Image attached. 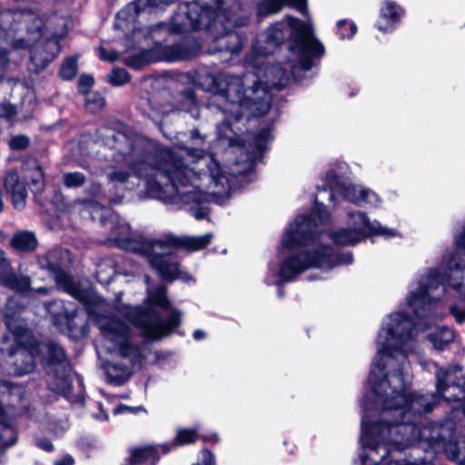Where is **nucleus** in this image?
Returning <instances> with one entry per match:
<instances>
[{
	"label": "nucleus",
	"instance_id": "f257e3e1",
	"mask_svg": "<svg viewBox=\"0 0 465 465\" xmlns=\"http://www.w3.org/2000/svg\"><path fill=\"white\" fill-rule=\"evenodd\" d=\"M200 85L219 97L224 104L234 106L231 114L236 122L262 117L272 107L271 90L259 79L253 80L252 84L246 87L243 77L239 75H207Z\"/></svg>",
	"mask_w": 465,
	"mask_h": 465
},
{
	"label": "nucleus",
	"instance_id": "f03ea898",
	"mask_svg": "<svg viewBox=\"0 0 465 465\" xmlns=\"http://www.w3.org/2000/svg\"><path fill=\"white\" fill-rule=\"evenodd\" d=\"M262 36L263 45L257 47V53L262 56L273 54L286 43L291 52H297L298 60L292 67L293 72L311 70L314 65L313 59H320L325 52L323 45L314 36L310 26L290 15L268 26Z\"/></svg>",
	"mask_w": 465,
	"mask_h": 465
},
{
	"label": "nucleus",
	"instance_id": "7ed1b4c3",
	"mask_svg": "<svg viewBox=\"0 0 465 465\" xmlns=\"http://www.w3.org/2000/svg\"><path fill=\"white\" fill-rule=\"evenodd\" d=\"M140 178L145 181L146 193L164 203H173L179 186L190 183L188 166L183 158L170 147H157L150 163H134Z\"/></svg>",
	"mask_w": 465,
	"mask_h": 465
},
{
	"label": "nucleus",
	"instance_id": "20e7f679",
	"mask_svg": "<svg viewBox=\"0 0 465 465\" xmlns=\"http://www.w3.org/2000/svg\"><path fill=\"white\" fill-rule=\"evenodd\" d=\"M88 135L93 143L112 150V156L120 157L124 161L138 178H140V173L135 171L134 163L140 162L150 163L153 153L157 148L148 138L131 129L118 130L109 126H100Z\"/></svg>",
	"mask_w": 465,
	"mask_h": 465
},
{
	"label": "nucleus",
	"instance_id": "39448f33",
	"mask_svg": "<svg viewBox=\"0 0 465 465\" xmlns=\"http://www.w3.org/2000/svg\"><path fill=\"white\" fill-rule=\"evenodd\" d=\"M184 16H186L184 15ZM181 23L160 22L149 27L148 35L154 43L159 62H187L198 56L202 50L201 42L192 35H183L167 44L169 37L181 35L188 30L193 31L189 20Z\"/></svg>",
	"mask_w": 465,
	"mask_h": 465
},
{
	"label": "nucleus",
	"instance_id": "423d86ee",
	"mask_svg": "<svg viewBox=\"0 0 465 465\" xmlns=\"http://www.w3.org/2000/svg\"><path fill=\"white\" fill-rule=\"evenodd\" d=\"M414 424L398 417L392 420L380 419L367 420L363 416L361 422V440L362 447L371 452H378L381 449L386 450L403 451L412 442Z\"/></svg>",
	"mask_w": 465,
	"mask_h": 465
},
{
	"label": "nucleus",
	"instance_id": "0eeeda50",
	"mask_svg": "<svg viewBox=\"0 0 465 465\" xmlns=\"http://www.w3.org/2000/svg\"><path fill=\"white\" fill-rule=\"evenodd\" d=\"M418 443L433 460L443 453L450 461L465 465V436L457 433L451 423H430L418 433Z\"/></svg>",
	"mask_w": 465,
	"mask_h": 465
},
{
	"label": "nucleus",
	"instance_id": "6e6552de",
	"mask_svg": "<svg viewBox=\"0 0 465 465\" xmlns=\"http://www.w3.org/2000/svg\"><path fill=\"white\" fill-rule=\"evenodd\" d=\"M71 252L67 248L55 246L45 254L38 255L37 263L42 271L54 280L58 289L71 295L84 305H91L93 301L89 292L83 288L80 282L66 270L71 263Z\"/></svg>",
	"mask_w": 465,
	"mask_h": 465
},
{
	"label": "nucleus",
	"instance_id": "1a4fd4ad",
	"mask_svg": "<svg viewBox=\"0 0 465 465\" xmlns=\"http://www.w3.org/2000/svg\"><path fill=\"white\" fill-rule=\"evenodd\" d=\"M379 372L371 369L368 381L371 386L372 393L382 401L384 411H393L396 403L400 402L398 397L409 392L410 383L406 381L403 364H399L390 371H385V365L378 363Z\"/></svg>",
	"mask_w": 465,
	"mask_h": 465
},
{
	"label": "nucleus",
	"instance_id": "9d476101",
	"mask_svg": "<svg viewBox=\"0 0 465 465\" xmlns=\"http://www.w3.org/2000/svg\"><path fill=\"white\" fill-rule=\"evenodd\" d=\"M317 219L320 223H325L330 219V213L315 197L312 213L300 214L295 218V227L288 230L282 236V246L292 251L312 244L318 239Z\"/></svg>",
	"mask_w": 465,
	"mask_h": 465
},
{
	"label": "nucleus",
	"instance_id": "9b49d317",
	"mask_svg": "<svg viewBox=\"0 0 465 465\" xmlns=\"http://www.w3.org/2000/svg\"><path fill=\"white\" fill-rule=\"evenodd\" d=\"M351 216L353 228H339L328 233L334 245L355 246L369 237L381 235L389 239L397 234L396 230L382 227L380 223H377V224L371 223L364 212L352 213Z\"/></svg>",
	"mask_w": 465,
	"mask_h": 465
},
{
	"label": "nucleus",
	"instance_id": "f8f14e48",
	"mask_svg": "<svg viewBox=\"0 0 465 465\" xmlns=\"http://www.w3.org/2000/svg\"><path fill=\"white\" fill-rule=\"evenodd\" d=\"M183 14L189 20L193 30L205 29L212 32L218 30L219 26L229 25L230 29L237 30L249 25L250 19L247 16H235L225 14H219L218 10L210 5H200L193 2L184 5Z\"/></svg>",
	"mask_w": 465,
	"mask_h": 465
},
{
	"label": "nucleus",
	"instance_id": "ddd939ff",
	"mask_svg": "<svg viewBox=\"0 0 465 465\" xmlns=\"http://www.w3.org/2000/svg\"><path fill=\"white\" fill-rule=\"evenodd\" d=\"M46 349V355L44 356L45 366L47 372H53L54 377V386L51 389L56 394L68 398L73 391V381L71 379V364L65 350L56 341L49 340L43 343Z\"/></svg>",
	"mask_w": 465,
	"mask_h": 465
},
{
	"label": "nucleus",
	"instance_id": "4468645a",
	"mask_svg": "<svg viewBox=\"0 0 465 465\" xmlns=\"http://www.w3.org/2000/svg\"><path fill=\"white\" fill-rule=\"evenodd\" d=\"M42 355V341L37 339L14 343L7 350V362L10 372L21 377L33 372L36 359Z\"/></svg>",
	"mask_w": 465,
	"mask_h": 465
},
{
	"label": "nucleus",
	"instance_id": "2eb2a0df",
	"mask_svg": "<svg viewBox=\"0 0 465 465\" xmlns=\"http://www.w3.org/2000/svg\"><path fill=\"white\" fill-rule=\"evenodd\" d=\"M441 282L442 275L440 272L434 268L430 271L426 282L424 283L420 282L418 290L410 293L408 305L417 319L424 320L430 316L432 306L436 304L438 299L431 297L430 292L438 289Z\"/></svg>",
	"mask_w": 465,
	"mask_h": 465
},
{
	"label": "nucleus",
	"instance_id": "dca6fc26",
	"mask_svg": "<svg viewBox=\"0 0 465 465\" xmlns=\"http://www.w3.org/2000/svg\"><path fill=\"white\" fill-rule=\"evenodd\" d=\"M309 269L332 270L339 265H349L353 262L351 252H342L334 250L330 244L320 243L311 250L302 251Z\"/></svg>",
	"mask_w": 465,
	"mask_h": 465
},
{
	"label": "nucleus",
	"instance_id": "f3484780",
	"mask_svg": "<svg viewBox=\"0 0 465 465\" xmlns=\"http://www.w3.org/2000/svg\"><path fill=\"white\" fill-rule=\"evenodd\" d=\"M172 252H156L153 251L147 262L160 279L165 282L171 283L176 280L185 283L190 282L193 276L188 272L181 269L179 262H172Z\"/></svg>",
	"mask_w": 465,
	"mask_h": 465
},
{
	"label": "nucleus",
	"instance_id": "a211bd4d",
	"mask_svg": "<svg viewBox=\"0 0 465 465\" xmlns=\"http://www.w3.org/2000/svg\"><path fill=\"white\" fill-rule=\"evenodd\" d=\"M122 316L134 327L142 331L143 335L147 339L150 335L153 321L158 316V311L151 306L136 305L125 306L121 312Z\"/></svg>",
	"mask_w": 465,
	"mask_h": 465
},
{
	"label": "nucleus",
	"instance_id": "6ab92c4d",
	"mask_svg": "<svg viewBox=\"0 0 465 465\" xmlns=\"http://www.w3.org/2000/svg\"><path fill=\"white\" fill-rule=\"evenodd\" d=\"M169 311L170 314L165 318H162L161 313L158 312V316L155 317L150 335L147 337L148 340L161 341L173 332L182 336L184 335L183 332L177 331L182 325L183 312L177 308H173Z\"/></svg>",
	"mask_w": 465,
	"mask_h": 465
},
{
	"label": "nucleus",
	"instance_id": "aec40b11",
	"mask_svg": "<svg viewBox=\"0 0 465 465\" xmlns=\"http://www.w3.org/2000/svg\"><path fill=\"white\" fill-rule=\"evenodd\" d=\"M391 322L387 327V339L394 340L402 345L412 339L415 324L411 316L405 312H396L390 315Z\"/></svg>",
	"mask_w": 465,
	"mask_h": 465
},
{
	"label": "nucleus",
	"instance_id": "412c9836",
	"mask_svg": "<svg viewBox=\"0 0 465 465\" xmlns=\"http://www.w3.org/2000/svg\"><path fill=\"white\" fill-rule=\"evenodd\" d=\"M211 33H216V45L220 52H228L231 54H240L244 46V43L247 40L245 34H242L239 30L230 29L229 25L224 26H219L218 30L213 29Z\"/></svg>",
	"mask_w": 465,
	"mask_h": 465
},
{
	"label": "nucleus",
	"instance_id": "4be33fe9",
	"mask_svg": "<svg viewBox=\"0 0 465 465\" xmlns=\"http://www.w3.org/2000/svg\"><path fill=\"white\" fill-rule=\"evenodd\" d=\"M0 285L20 293L27 292L31 289L30 277L18 276L2 249H0Z\"/></svg>",
	"mask_w": 465,
	"mask_h": 465
},
{
	"label": "nucleus",
	"instance_id": "5701e85b",
	"mask_svg": "<svg viewBox=\"0 0 465 465\" xmlns=\"http://www.w3.org/2000/svg\"><path fill=\"white\" fill-rule=\"evenodd\" d=\"M400 402L396 403L393 411H400V417L405 416L407 413L427 414L433 411L435 402L429 401V399L424 394H418L416 392L409 391L404 398L398 397Z\"/></svg>",
	"mask_w": 465,
	"mask_h": 465
},
{
	"label": "nucleus",
	"instance_id": "b1692460",
	"mask_svg": "<svg viewBox=\"0 0 465 465\" xmlns=\"http://www.w3.org/2000/svg\"><path fill=\"white\" fill-rule=\"evenodd\" d=\"M405 10L393 0H384L375 27L382 33H392L401 23Z\"/></svg>",
	"mask_w": 465,
	"mask_h": 465
},
{
	"label": "nucleus",
	"instance_id": "393cba45",
	"mask_svg": "<svg viewBox=\"0 0 465 465\" xmlns=\"http://www.w3.org/2000/svg\"><path fill=\"white\" fill-rule=\"evenodd\" d=\"M4 188L10 195L13 207L19 211L25 209L27 199L26 184L20 179L15 169H11L6 173L4 179Z\"/></svg>",
	"mask_w": 465,
	"mask_h": 465
},
{
	"label": "nucleus",
	"instance_id": "a878e982",
	"mask_svg": "<svg viewBox=\"0 0 465 465\" xmlns=\"http://www.w3.org/2000/svg\"><path fill=\"white\" fill-rule=\"evenodd\" d=\"M213 238L212 233H205L201 236H177L173 233L164 234L165 248H173L175 250L184 249L188 252H197L205 249Z\"/></svg>",
	"mask_w": 465,
	"mask_h": 465
},
{
	"label": "nucleus",
	"instance_id": "bb28decb",
	"mask_svg": "<svg viewBox=\"0 0 465 465\" xmlns=\"http://www.w3.org/2000/svg\"><path fill=\"white\" fill-rule=\"evenodd\" d=\"M309 270L306 259L303 258L302 251L291 254L284 258L279 264V283H288Z\"/></svg>",
	"mask_w": 465,
	"mask_h": 465
},
{
	"label": "nucleus",
	"instance_id": "cd10ccee",
	"mask_svg": "<svg viewBox=\"0 0 465 465\" xmlns=\"http://www.w3.org/2000/svg\"><path fill=\"white\" fill-rule=\"evenodd\" d=\"M3 322L6 330L13 335L14 343L36 339L25 321L15 311L7 310L4 313Z\"/></svg>",
	"mask_w": 465,
	"mask_h": 465
},
{
	"label": "nucleus",
	"instance_id": "c85d7f7f",
	"mask_svg": "<svg viewBox=\"0 0 465 465\" xmlns=\"http://www.w3.org/2000/svg\"><path fill=\"white\" fill-rule=\"evenodd\" d=\"M161 242H164V237L161 239L153 240H137L131 237L120 238L117 241L119 248L130 252L134 254H138L145 257L147 260L153 252L155 247L165 248V245Z\"/></svg>",
	"mask_w": 465,
	"mask_h": 465
},
{
	"label": "nucleus",
	"instance_id": "c756f323",
	"mask_svg": "<svg viewBox=\"0 0 465 465\" xmlns=\"http://www.w3.org/2000/svg\"><path fill=\"white\" fill-rule=\"evenodd\" d=\"M173 108L180 112L199 113L200 101L196 94L195 85H185L173 95Z\"/></svg>",
	"mask_w": 465,
	"mask_h": 465
},
{
	"label": "nucleus",
	"instance_id": "7c9ffc66",
	"mask_svg": "<svg viewBox=\"0 0 465 465\" xmlns=\"http://www.w3.org/2000/svg\"><path fill=\"white\" fill-rule=\"evenodd\" d=\"M284 6L306 13L307 0H261L257 5L258 13L262 15H271L279 13Z\"/></svg>",
	"mask_w": 465,
	"mask_h": 465
},
{
	"label": "nucleus",
	"instance_id": "2f4dec72",
	"mask_svg": "<svg viewBox=\"0 0 465 465\" xmlns=\"http://www.w3.org/2000/svg\"><path fill=\"white\" fill-rule=\"evenodd\" d=\"M60 51L59 41L56 38L46 39L43 50L35 47L31 53V61L40 70L45 69L55 58Z\"/></svg>",
	"mask_w": 465,
	"mask_h": 465
},
{
	"label": "nucleus",
	"instance_id": "473e14b6",
	"mask_svg": "<svg viewBox=\"0 0 465 465\" xmlns=\"http://www.w3.org/2000/svg\"><path fill=\"white\" fill-rule=\"evenodd\" d=\"M77 315L78 310L76 308L68 310L64 307L61 312L54 314L53 323L61 332H64L68 336H77L78 327L74 322Z\"/></svg>",
	"mask_w": 465,
	"mask_h": 465
},
{
	"label": "nucleus",
	"instance_id": "72a5a7b5",
	"mask_svg": "<svg viewBox=\"0 0 465 465\" xmlns=\"http://www.w3.org/2000/svg\"><path fill=\"white\" fill-rule=\"evenodd\" d=\"M155 63H159V60L154 44L151 48L142 49L141 51L132 54L124 58V64L134 70H141L145 66Z\"/></svg>",
	"mask_w": 465,
	"mask_h": 465
},
{
	"label": "nucleus",
	"instance_id": "f704fd0d",
	"mask_svg": "<svg viewBox=\"0 0 465 465\" xmlns=\"http://www.w3.org/2000/svg\"><path fill=\"white\" fill-rule=\"evenodd\" d=\"M200 439V434L195 428H180L175 437L170 442L163 443L161 448L163 454H166L180 446L195 443Z\"/></svg>",
	"mask_w": 465,
	"mask_h": 465
},
{
	"label": "nucleus",
	"instance_id": "c9c22d12",
	"mask_svg": "<svg viewBox=\"0 0 465 465\" xmlns=\"http://www.w3.org/2000/svg\"><path fill=\"white\" fill-rule=\"evenodd\" d=\"M29 173L25 175V184L32 193L36 197L41 194L45 187V173L43 167L35 159L32 162Z\"/></svg>",
	"mask_w": 465,
	"mask_h": 465
},
{
	"label": "nucleus",
	"instance_id": "e433bc0d",
	"mask_svg": "<svg viewBox=\"0 0 465 465\" xmlns=\"http://www.w3.org/2000/svg\"><path fill=\"white\" fill-rule=\"evenodd\" d=\"M10 246L18 252H32L36 250L38 241L35 232L22 231L13 235L10 241Z\"/></svg>",
	"mask_w": 465,
	"mask_h": 465
},
{
	"label": "nucleus",
	"instance_id": "4c0bfd02",
	"mask_svg": "<svg viewBox=\"0 0 465 465\" xmlns=\"http://www.w3.org/2000/svg\"><path fill=\"white\" fill-rule=\"evenodd\" d=\"M148 306L158 308L161 310H170L172 306L171 301L167 296V288L163 284H159L148 292V296L145 299Z\"/></svg>",
	"mask_w": 465,
	"mask_h": 465
},
{
	"label": "nucleus",
	"instance_id": "58836bf2",
	"mask_svg": "<svg viewBox=\"0 0 465 465\" xmlns=\"http://www.w3.org/2000/svg\"><path fill=\"white\" fill-rule=\"evenodd\" d=\"M104 336L114 344L131 335L128 325L120 320H113L103 326Z\"/></svg>",
	"mask_w": 465,
	"mask_h": 465
},
{
	"label": "nucleus",
	"instance_id": "ea45409f",
	"mask_svg": "<svg viewBox=\"0 0 465 465\" xmlns=\"http://www.w3.org/2000/svg\"><path fill=\"white\" fill-rule=\"evenodd\" d=\"M5 411L0 402V445L9 448L15 445L17 441L18 436L15 430H13L11 426L5 421Z\"/></svg>",
	"mask_w": 465,
	"mask_h": 465
},
{
	"label": "nucleus",
	"instance_id": "a19ab883",
	"mask_svg": "<svg viewBox=\"0 0 465 465\" xmlns=\"http://www.w3.org/2000/svg\"><path fill=\"white\" fill-rule=\"evenodd\" d=\"M117 348L119 354L122 358H129L132 357V362L134 364L137 361L143 359L142 352L140 348L132 342V335L129 337L119 341L114 344Z\"/></svg>",
	"mask_w": 465,
	"mask_h": 465
},
{
	"label": "nucleus",
	"instance_id": "79ce46f5",
	"mask_svg": "<svg viewBox=\"0 0 465 465\" xmlns=\"http://www.w3.org/2000/svg\"><path fill=\"white\" fill-rule=\"evenodd\" d=\"M273 125L270 124L264 127H262L254 136L253 138V146L256 149L257 153L260 154V157L262 158L263 153L267 151L268 146L267 143L271 141L272 136Z\"/></svg>",
	"mask_w": 465,
	"mask_h": 465
},
{
	"label": "nucleus",
	"instance_id": "37998d69",
	"mask_svg": "<svg viewBox=\"0 0 465 465\" xmlns=\"http://www.w3.org/2000/svg\"><path fill=\"white\" fill-rule=\"evenodd\" d=\"M177 199L183 204L195 203L197 205H201L202 203L208 202V194L199 189H193L184 193L179 192L178 196L176 197V200Z\"/></svg>",
	"mask_w": 465,
	"mask_h": 465
},
{
	"label": "nucleus",
	"instance_id": "c03bdc74",
	"mask_svg": "<svg viewBox=\"0 0 465 465\" xmlns=\"http://www.w3.org/2000/svg\"><path fill=\"white\" fill-rule=\"evenodd\" d=\"M142 106L143 113L153 121L161 119L165 113L163 105L158 103L154 96L147 98Z\"/></svg>",
	"mask_w": 465,
	"mask_h": 465
},
{
	"label": "nucleus",
	"instance_id": "a18cd8bd",
	"mask_svg": "<svg viewBox=\"0 0 465 465\" xmlns=\"http://www.w3.org/2000/svg\"><path fill=\"white\" fill-rule=\"evenodd\" d=\"M342 195L344 199L349 202L359 203L361 202H367L368 196L370 194V191L366 189H361L358 191L356 187L352 184H345L342 188Z\"/></svg>",
	"mask_w": 465,
	"mask_h": 465
},
{
	"label": "nucleus",
	"instance_id": "49530a36",
	"mask_svg": "<svg viewBox=\"0 0 465 465\" xmlns=\"http://www.w3.org/2000/svg\"><path fill=\"white\" fill-rule=\"evenodd\" d=\"M77 74V57L67 56L62 63L58 74L65 81L73 80Z\"/></svg>",
	"mask_w": 465,
	"mask_h": 465
},
{
	"label": "nucleus",
	"instance_id": "de8ad7c7",
	"mask_svg": "<svg viewBox=\"0 0 465 465\" xmlns=\"http://www.w3.org/2000/svg\"><path fill=\"white\" fill-rule=\"evenodd\" d=\"M452 373L454 380L451 381V386L458 388L462 394L460 398H455L454 401H462V412L465 416V373L462 374V368L459 365L454 366Z\"/></svg>",
	"mask_w": 465,
	"mask_h": 465
},
{
	"label": "nucleus",
	"instance_id": "09e8293b",
	"mask_svg": "<svg viewBox=\"0 0 465 465\" xmlns=\"http://www.w3.org/2000/svg\"><path fill=\"white\" fill-rule=\"evenodd\" d=\"M358 27L354 22L347 19H341L337 22V35L341 40L352 39L356 35Z\"/></svg>",
	"mask_w": 465,
	"mask_h": 465
},
{
	"label": "nucleus",
	"instance_id": "8fccbe9b",
	"mask_svg": "<svg viewBox=\"0 0 465 465\" xmlns=\"http://www.w3.org/2000/svg\"><path fill=\"white\" fill-rule=\"evenodd\" d=\"M107 81L113 86H122L131 81V74L124 68L114 67L107 75Z\"/></svg>",
	"mask_w": 465,
	"mask_h": 465
},
{
	"label": "nucleus",
	"instance_id": "3c124183",
	"mask_svg": "<svg viewBox=\"0 0 465 465\" xmlns=\"http://www.w3.org/2000/svg\"><path fill=\"white\" fill-rule=\"evenodd\" d=\"M85 175L81 172L65 173L63 175V183L66 188H78L84 184Z\"/></svg>",
	"mask_w": 465,
	"mask_h": 465
},
{
	"label": "nucleus",
	"instance_id": "603ef678",
	"mask_svg": "<svg viewBox=\"0 0 465 465\" xmlns=\"http://www.w3.org/2000/svg\"><path fill=\"white\" fill-rule=\"evenodd\" d=\"M450 376V371L448 369L440 368L436 371V394L439 397H443L444 392L450 387L448 379Z\"/></svg>",
	"mask_w": 465,
	"mask_h": 465
},
{
	"label": "nucleus",
	"instance_id": "864d4df0",
	"mask_svg": "<svg viewBox=\"0 0 465 465\" xmlns=\"http://www.w3.org/2000/svg\"><path fill=\"white\" fill-rule=\"evenodd\" d=\"M85 95V106L88 110L96 112L105 106V99L99 92H89V94Z\"/></svg>",
	"mask_w": 465,
	"mask_h": 465
},
{
	"label": "nucleus",
	"instance_id": "5fc2aeb1",
	"mask_svg": "<svg viewBox=\"0 0 465 465\" xmlns=\"http://www.w3.org/2000/svg\"><path fill=\"white\" fill-rule=\"evenodd\" d=\"M391 451H392L391 448H387L382 455H379V451L362 453L360 456L361 465H380V463H381L386 459V457L390 454Z\"/></svg>",
	"mask_w": 465,
	"mask_h": 465
},
{
	"label": "nucleus",
	"instance_id": "6e6d98bb",
	"mask_svg": "<svg viewBox=\"0 0 465 465\" xmlns=\"http://www.w3.org/2000/svg\"><path fill=\"white\" fill-rule=\"evenodd\" d=\"M112 369L114 371H122L121 374L109 376V379L111 380V381L114 382L115 385H118V386L123 385L126 381H128L129 379L131 378L132 372L129 371L127 366H125L124 364L114 363L112 365Z\"/></svg>",
	"mask_w": 465,
	"mask_h": 465
},
{
	"label": "nucleus",
	"instance_id": "4d7b16f0",
	"mask_svg": "<svg viewBox=\"0 0 465 465\" xmlns=\"http://www.w3.org/2000/svg\"><path fill=\"white\" fill-rule=\"evenodd\" d=\"M30 138L25 134H17L13 136L9 142V148L13 151L25 150L30 146Z\"/></svg>",
	"mask_w": 465,
	"mask_h": 465
},
{
	"label": "nucleus",
	"instance_id": "13d9d810",
	"mask_svg": "<svg viewBox=\"0 0 465 465\" xmlns=\"http://www.w3.org/2000/svg\"><path fill=\"white\" fill-rule=\"evenodd\" d=\"M324 181L331 190L334 188L341 189L345 185L341 179V175L333 169L326 172Z\"/></svg>",
	"mask_w": 465,
	"mask_h": 465
},
{
	"label": "nucleus",
	"instance_id": "bf43d9fd",
	"mask_svg": "<svg viewBox=\"0 0 465 465\" xmlns=\"http://www.w3.org/2000/svg\"><path fill=\"white\" fill-rule=\"evenodd\" d=\"M94 84V78L90 74H83L78 78L77 89L82 94H89L91 88Z\"/></svg>",
	"mask_w": 465,
	"mask_h": 465
},
{
	"label": "nucleus",
	"instance_id": "052dcab7",
	"mask_svg": "<svg viewBox=\"0 0 465 465\" xmlns=\"http://www.w3.org/2000/svg\"><path fill=\"white\" fill-rule=\"evenodd\" d=\"M141 411H145V409L142 405L136 406V407H132V406H128V405H125L123 403L118 404L113 410V413L114 415H119V414H123V413L137 414Z\"/></svg>",
	"mask_w": 465,
	"mask_h": 465
},
{
	"label": "nucleus",
	"instance_id": "680f3d73",
	"mask_svg": "<svg viewBox=\"0 0 465 465\" xmlns=\"http://www.w3.org/2000/svg\"><path fill=\"white\" fill-rule=\"evenodd\" d=\"M201 454V460L192 465H216L215 456L209 449H203Z\"/></svg>",
	"mask_w": 465,
	"mask_h": 465
},
{
	"label": "nucleus",
	"instance_id": "e2e57ef3",
	"mask_svg": "<svg viewBox=\"0 0 465 465\" xmlns=\"http://www.w3.org/2000/svg\"><path fill=\"white\" fill-rule=\"evenodd\" d=\"M109 177L113 182L124 183L128 181L130 173L124 170H114L110 173Z\"/></svg>",
	"mask_w": 465,
	"mask_h": 465
},
{
	"label": "nucleus",
	"instance_id": "0e129e2a",
	"mask_svg": "<svg viewBox=\"0 0 465 465\" xmlns=\"http://www.w3.org/2000/svg\"><path fill=\"white\" fill-rule=\"evenodd\" d=\"M450 312L458 323H465V308H460L458 305H451L450 307Z\"/></svg>",
	"mask_w": 465,
	"mask_h": 465
},
{
	"label": "nucleus",
	"instance_id": "69168bd1",
	"mask_svg": "<svg viewBox=\"0 0 465 465\" xmlns=\"http://www.w3.org/2000/svg\"><path fill=\"white\" fill-rule=\"evenodd\" d=\"M15 108L11 104H0V118L5 117L11 119L15 115Z\"/></svg>",
	"mask_w": 465,
	"mask_h": 465
},
{
	"label": "nucleus",
	"instance_id": "338daca9",
	"mask_svg": "<svg viewBox=\"0 0 465 465\" xmlns=\"http://www.w3.org/2000/svg\"><path fill=\"white\" fill-rule=\"evenodd\" d=\"M9 64V51L0 48V74H4Z\"/></svg>",
	"mask_w": 465,
	"mask_h": 465
},
{
	"label": "nucleus",
	"instance_id": "774afa93",
	"mask_svg": "<svg viewBox=\"0 0 465 465\" xmlns=\"http://www.w3.org/2000/svg\"><path fill=\"white\" fill-rule=\"evenodd\" d=\"M119 54L116 51L107 53L106 49L103 46L100 47V59L103 61L114 62L118 59Z\"/></svg>",
	"mask_w": 465,
	"mask_h": 465
}]
</instances>
